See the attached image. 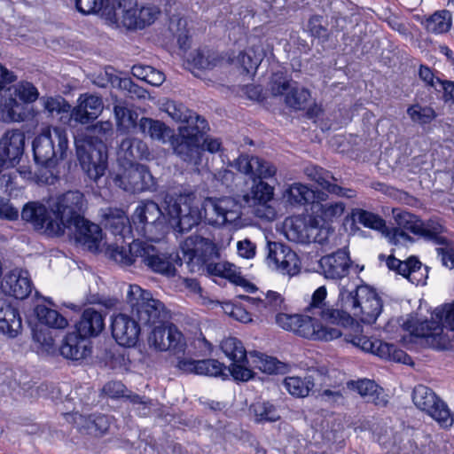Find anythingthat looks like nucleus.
Returning <instances> with one entry per match:
<instances>
[{"label":"nucleus","instance_id":"c03bdc74","mask_svg":"<svg viewBox=\"0 0 454 454\" xmlns=\"http://www.w3.org/2000/svg\"><path fill=\"white\" fill-rule=\"evenodd\" d=\"M452 17L450 12L441 10L435 12L425 21L426 29L434 34H442L450 30Z\"/></svg>","mask_w":454,"mask_h":454},{"label":"nucleus","instance_id":"2eb2a0df","mask_svg":"<svg viewBox=\"0 0 454 454\" xmlns=\"http://www.w3.org/2000/svg\"><path fill=\"white\" fill-rule=\"evenodd\" d=\"M270 90L273 96H285V103L296 110L304 109L310 99L308 89L300 87L296 82L278 74L270 80Z\"/></svg>","mask_w":454,"mask_h":454},{"label":"nucleus","instance_id":"7c9ffc66","mask_svg":"<svg viewBox=\"0 0 454 454\" xmlns=\"http://www.w3.org/2000/svg\"><path fill=\"white\" fill-rule=\"evenodd\" d=\"M160 14L157 6H144L140 9L136 5L129 6L122 12V23L129 29H142L153 24Z\"/></svg>","mask_w":454,"mask_h":454},{"label":"nucleus","instance_id":"b1692460","mask_svg":"<svg viewBox=\"0 0 454 454\" xmlns=\"http://www.w3.org/2000/svg\"><path fill=\"white\" fill-rule=\"evenodd\" d=\"M264 51L260 40L250 41L248 46L236 54L231 52L224 62L234 65L247 74H254L264 58Z\"/></svg>","mask_w":454,"mask_h":454},{"label":"nucleus","instance_id":"4c0bfd02","mask_svg":"<svg viewBox=\"0 0 454 454\" xmlns=\"http://www.w3.org/2000/svg\"><path fill=\"white\" fill-rule=\"evenodd\" d=\"M283 385L291 395L302 398L309 395L315 383L312 376H288L284 379Z\"/></svg>","mask_w":454,"mask_h":454},{"label":"nucleus","instance_id":"de8ad7c7","mask_svg":"<svg viewBox=\"0 0 454 454\" xmlns=\"http://www.w3.org/2000/svg\"><path fill=\"white\" fill-rule=\"evenodd\" d=\"M307 309L318 310V312H339V309L333 308L327 301V289L325 286H321L314 291Z\"/></svg>","mask_w":454,"mask_h":454},{"label":"nucleus","instance_id":"2f4dec72","mask_svg":"<svg viewBox=\"0 0 454 454\" xmlns=\"http://www.w3.org/2000/svg\"><path fill=\"white\" fill-rule=\"evenodd\" d=\"M104 108L102 98L94 94H82L78 105L73 110L74 119L82 124L88 123L98 117Z\"/></svg>","mask_w":454,"mask_h":454},{"label":"nucleus","instance_id":"ddd939ff","mask_svg":"<svg viewBox=\"0 0 454 454\" xmlns=\"http://www.w3.org/2000/svg\"><path fill=\"white\" fill-rule=\"evenodd\" d=\"M412 402L418 409L427 413L442 427L448 428L452 426L454 419L450 409L430 387L424 385L416 386L412 392Z\"/></svg>","mask_w":454,"mask_h":454},{"label":"nucleus","instance_id":"052dcab7","mask_svg":"<svg viewBox=\"0 0 454 454\" xmlns=\"http://www.w3.org/2000/svg\"><path fill=\"white\" fill-rule=\"evenodd\" d=\"M345 387L342 384L334 386V389H324L320 393L321 399L332 406L341 405L344 403Z\"/></svg>","mask_w":454,"mask_h":454},{"label":"nucleus","instance_id":"412c9836","mask_svg":"<svg viewBox=\"0 0 454 454\" xmlns=\"http://www.w3.org/2000/svg\"><path fill=\"white\" fill-rule=\"evenodd\" d=\"M65 416L81 434L96 437H101L108 432L113 419L111 416L102 413L85 416L79 412H73L66 413Z\"/></svg>","mask_w":454,"mask_h":454},{"label":"nucleus","instance_id":"6ab92c4d","mask_svg":"<svg viewBox=\"0 0 454 454\" xmlns=\"http://www.w3.org/2000/svg\"><path fill=\"white\" fill-rule=\"evenodd\" d=\"M111 332L113 338L121 347H134L139 338L141 327L138 320L129 314H112Z\"/></svg>","mask_w":454,"mask_h":454},{"label":"nucleus","instance_id":"58836bf2","mask_svg":"<svg viewBox=\"0 0 454 454\" xmlns=\"http://www.w3.org/2000/svg\"><path fill=\"white\" fill-rule=\"evenodd\" d=\"M188 61L199 69H212L221 66L225 61V59L215 51L204 49L197 50L191 53Z\"/></svg>","mask_w":454,"mask_h":454},{"label":"nucleus","instance_id":"a878e982","mask_svg":"<svg viewBox=\"0 0 454 454\" xmlns=\"http://www.w3.org/2000/svg\"><path fill=\"white\" fill-rule=\"evenodd\" d=\"M25 134L19 129L8 130L0 141V163L15 165L24 152Z\"/></svg>","mask_w":454,"mask_h":454},{"label":"nucleus","instance_id":"1a4fd4ad","mask_svg":"<svg viewBox=\"0 0 454 454\" xmlns=\"http://www.w3.org/2000/svg\"><path fill=\"white\" fill-rule=\"evenodd\" d=\"M6 97L0 107L4 121H23L27 118L25 104L36 101L39 98L37 88L29 82L21 81L6 90Z\"/></svg>","mask_w":454,"mask_h":454},{"label":"nucleus","instance_id":"4468645a","mask_svg":"<svg viewBox=\"0 0 454 454\" xmlns=\"http://www.w3.org/2000/svg\"><path fill=\"white\" fill-rule=\"evenodd\" d=\"M116 186L130 192L153 191L156 188V182L148 168L142 164L129 163L121 173L114 177Z\"/></svg>","mask_w":454,"mask_h":454},{"label":"nucleus","instance_id":"bb28decb","mask_svg":"<svg viewBox=\"0 0 454 454\" xmlns=\"http://www.w3.org/2000/svg\"><path fill=\"white\" fill-rule=\"evenodd\" d=\"M205 270L209 276L225 278L229 282L243 287L248 293H254L257 290L253 283L242 276L240 268L230 262H208L205 266Z\"/></svg>","mask_w":454,"mask_h":454},{"label":"nucleus","instance_id":"3c124183","mask_svg":"<svg viewBox=\"0 0 454 454\" xmlns=\"http://www.w3.org/2000/svg\"><path fill=\"white\" fill-rule=\"evenodd\" d=\"M21 314H4L0 317V333L9 338H15L22 329Z\"/></svg>","mask_w":454,"mask_h":454},{"label":"nucleus","instance_id":"0e129e2a","mask_svg":"<svg viewBox=\"0 0 454 454\" xmlns=\"http://www.w3.org/2000/svg\"><path fill=\"white\" fill-rule=\"evenodd\" d=\"M112 130L111 122H98L89 130L90 134L87 135L84 139H93L94 142L98 139H101L104 143V139H106Z\"/></svg>","mask_w":454,"mask_h":454},{"label":"nucleus","instance_id":"603ef678","mask_svg":"<svg viewBox=\"0 0 454 454\" xmlns=\"http://www.w3.org/2000/svg\"><path fill=\"white\" fill-rule=\"evenodd\" d=\"M262 309L271 312H283L289 309V306L280 293L269 290L263 294Z\"/></svg>","mask_w":454,"mask_h":454},{"label":"nucleus","instance_id":"f03ea898","mask_svg":"<svg viewBox=\"0 0 454 454\" xmlns=\"http://www.w3.org/2000/svg\"><path fill=\"white\" fill-rule=\"evenodd\" d=\"M319 318L309 314H275L276 324L285 331L308 340L328 342L343 333L335 327L341 326L347 333L346 340L365 352L373 353L377 340L364 334V319L360 321L351 314H318Z\"/></svg>","mask_w":454,"mask_h":454},{"label":"nucleus","instance_id":"4be33fe9","mask_svg":"<svg viewBox=\"0 0 454 454\" xmlns=\"http://www.w3.org/2000/svg\"><path fill=\"white\" fill-rule=\"evenodd\" d=\"M267 260L283 274L294 276L299 273L301 262L297 254L287 246L278 242L268 243Z\"/></svg>","mask_w":454,"mask_h":454},{"label":"nucleus","instance_id":"4d7b16f0","mask_svg":"<svg viewBox=\"0 0 454 454\" xmlns=\"http://www.w3.org/2000/svg\"><path fill=\"white\" fill-rule=\"evenodd\" d=\"M40 102L43 109L50 114L65 113L69 108V105L61 97H43L40 98Z\"/></svg>","mask_w":454,"mask_h":454},{"label":"nucleus","instance_id":"c85d7f7f","mask_svg":"<svg viewBox=\"0 0 454 454\" xmlns=\"http://www.w3.org/2000/svg\"><path fill=\"white\" fill-rule=\"evenodd\" d=\"M305 174L310 180L316 182L323 189L326 190L329 193L352 199L356 197V192L353 189L344 188L335 184L337 179L333 174L317 166H309L305 168Z\"/></svg>","mask_w":454,"mask_h":454},{"label":"nucleus","instance_id":"ea45409f","mask_svg":"<svg viewBox=\"0 0 454 454\" xmlns=\"http://www.w3.org/2000/svg\"><path fill=\"white\" fill-rule=\"evenodd\" d=\"M284 197L291 205H305L315 199V192L301 183L292 184L285 192Z\"/></svg>","mask_w":454,"mask_h":454},{"label":"nucleus","instance_id":"f3484780","mask_svg":"<svg viewBox=\"0 0 454 454\" xmlns=\"http://www.w3.org/2000/svg\"><path fill=\"white\" fill-rule=\"evenodd\" d=\"M188 263L207 264L213 257L218 256L216 245L210 239L200 235H191L180 245Z\"/></svg>","mask_w":454,"mask_h":454},{"label":"nucleus","instance_id":"9d476101","mask_svg":"<svg viewBox=\"0 0 454 454\" xmlns=\"http://www.w3.org/2000/svg\"><path fill=\"white\" fill-rule=\"evenodd\" d=\"M67 147L66 129L61 127H47L33 142L35 160L38 164L48 165L54 160L63 159Z\"/></svg>","mask_w":454,"mask_h":454},{"label":"nucleus","instance_id":"c9c22d12","mask_svg":"<svg viewBox=\"0 0 454 454\" xmlns=\"http://www.w3.org/2000/svg\"><path fill=\"white\" fill-rule=\"evenodd\" d=\"M118 154L129 163H132L133 160L147 158L149 151L146 144L142 140L133 137H127L121 140Z\"/></svg>","mask_w":454,"mask_h":454},{"label":"nucleus","instance_id":"e433bc0d","mask_svg":"<svg viewBox=\"0 0 454 454\" xmlns=\"http://www.w3.org/2000/svg\"><path fill=\"white\" fill-rule=\"evenodd\" d=\"M139 130L148 135L152 139L167 143L170 138H175L172 130L163 122L151 118L143 117L138 122Z\"/></svg>","mask_w":454,"mask_h":454},{"label":"nucleus","instance_id":"a19ab883","mask_svg":"<svg viewBox=\"0 0 454 454\" xmlns=\"http://www.w3.org/2000/svg\"><path fill=\"white\" fill-rule=\"evenodd\" d=\"M356 293L362 312L368 310L369 312H381L382 302L380 297L376 291L368 286H360L356 288Z\"/></svg>","mask_w":454,"mask_h":454},{"label":"nucleus","instance_id":"aec40b11","mask_svg":"<svg viewBox=\"0 0 454 454\" xmlns=\"http://www.w3.org/2000/svg\"><path fill=\"white\" fill-rule=\"evenodd\" d=\"M392 213L397 227L387 230V237L394 245L406 244L411 240L406 231L417 235L421 226V220L417 215L400 208H394Z\"/></svg>","mask_w":454,"mask_h":454},{"label":"nucleus","instance_id":"f257e3e1","mask_svg":"<svg viewBox=\"0 0 454 454\" xmlns=\"http://www.w3.org/2000/svg\"><path fill=\"white\" fill-rule=\"evenodd\" d=\"M74 330L68 332L59 348L56 340L59 330L68 325L63 314H28L27 320L36 322L31 328L33 350L41 356H55L59 353L65 359L82 361L92 353L91 338L98 336L105 328L107 314H81Z\"/></svg>","mask_w":454,"mask_h":454},{"label":"nucleus","instance_id":"09e8293b","mask_svg":"<svg viewBox=\"0 0 454 454\" xmlns=\"http://www.w3.org/2000/svg\"><path fill=\"white\" fill-rule=\"evenodd\" d=\"M407 114L413 122L420 125L430 123L437 116L433 107L419 104L410 106L407 108Z\"/></svg>","mask_w":454,"mask_h":454},{"label":"nucleus","instance_id":"393cba45","mask_svg":"<svg viewBox=\"0 0 454 454\" xmlns=\"http://www.w3.org/2000/svg\"><path fill=\"white\" fill-rule=\"evenodd\" d=\"M161 215L157 203L153 200H144L138 204L131 216L132 224L139 234L153 239L148 234V231L158 224Z\"/></svg>","mask_w":454,"mask_h":454},{"label":"nucleus","instance_id":"0eeeda50","mask_svg":"<svg viewBox=\"0 0 454 454\" xmlns=\"http://www.w3.org/2000/svg\"><path fill=\"white\" fill-rule=\"evenodd\" d=\"M240 173L248 176L253 180L260 179L254 183L243 196V200L248 207H267L274 196V188L262 179L273 177L277 173V168L270 162L259 157L240 155L233 164Z\"/></svg>","mask_w":454,"mask_h":454},{"label":"nucleus","instance_id":"37998d69","mask_svg":"<svg viewBox=\"0 0 454 454\" xmlns=\"http://www.w3.org/2000/svg\"><path fill=\"white\" fill-rule=\"evenodd\" d=\"M258 423L275 422L280 419L276 406L269 401H257L249 407Z\"/></svg>","mask_w":454,"mask_h":454},{"label":"nucleus","instance_id":"338daca9","mask_svg":"<svg viewBox=\"0 0 454 454\" xmlns=\"http://www.w3.org/2000/svg\"><path fill=\"white\" fill-rule=\"evenodd\" d=\"M421 262L415 257H410L405 261L400 260V267L398 269V274L410 278L411 274L421 269Z\"/></svg>","mask_w":454,"mask_h":454},{"label":"nucleus","instance_id":"473e14b6","mask_svg":"<svg viewBox=\"0 0 454 454\" xmlns=\"http://www.w3.org/2000/svg\"><path fill=\"white\" fill-rule=\"evenodd\" d=\"M105 226L114 236H120L121 239H132V221L126 213L119 208H107L104 214Z\"/></svg>","mask_w":454,"mask_h":454},{"label":"nucleus","instance_id":"f704fd0d","mask_svg":"<svg viewBox=\"0 0 454 454\" xmlns=\"http://www.w3.org/2000/svg\"><path fill=\"white\" fill-rule=\"evenodd\" d=\"M143 241L132 240L128 247L110 245L107 254L110 259L121 266H130L140 261V253L133 247L135 245H142Z\"/></svg>","mask_w":454,"mask_h":454},{"label":"nucleus","instance_id":"7ed1b4c3","mask_svg":"<svg viewBox=\"0 0 454 454\" xmlns=\"http://www.w3.org/2000/svg\"><path fill=\"white\" fill-rule=\"evenodd\" d=\"M166 211L170 223L178 232L191 231L202 219L213 226H224L239 219L240 206L231 197L207 198L200 207L192 192L167 194Z\"/></svg>","mask_w":454,"mask_h":454},{"label":"nucleus","instance_id":"69168bd1","mask_svg":"<svg viewBox=\"0 0 454 454\" xmlns=\"http://www.w3.org/2000/svg\"><path fill=\"white\" fill-rule=\"evenodd\" d=\"M419 76L427 87L433 88L435 91H440L438 85L442 79L435 76L430 67L425 65H420L419 68Z\"/></svg>","mask_w":454,"mask_h":454},{"label":"nucleus","instance_id":"5701e85b","mask_svg":"<svg viewBox=\"0 0 454 454\" xmlns=\"http://www.w3.org/2000/svg\"><path fill=\"white\" fill-rule=\"evenodd\" d=\"M70 230L77 246L91 253L100 250L103 232L99 225L83 218L72 225Z\"/></svg>","mask_w":454,"mask_h":454},{"label":"nucleus","instance_id":"c756f323","mask_svg":"<svg viewBox=\"0 0 454 454\" xmlns=\"http://www.w3.org/2000/svg\"><path fill=\"white\" fill-rule=\"evenodd\" d=\"M127 301L131 312H163L164 304L153 299L152 294L137 285H129L127 291Z\"/></svg>","mask_w":454,"mask_h":454},{"label":"nucleus","instance_id":"423d86ee","mask_svg":"<svg viewBox=\"0 0 454 454\" xmlns=\"http://www.w3.org/2000/svg\"><path fill=\"white\" fill-rule=\"evenodd\" d=\"M160 109L172 120L184 123L178 129V135L171 141L175 153L184 160H192L200 153L199 143L201 133L207 127V121L190 111L184 104L167 100Z\"/></svg>","mask_w":454,"mask_h":454},{"label":"nucleus","instance_id":"39448f33","mask_svg":"<svg viewBox=\"0 0 454 454\" xmlns=\"http://www.w3.org/2000/svg\"><path fill=\"white\" fill-rule=\"evenodd\" d=\"M221 349L231 360L228 367L213 358L202 360L182 358L178 361L177 367L185 372L221 378L223 380H228L230 375L236 381H248L254 377L253 371L247 367L248 363L247 351L241 340L235 337L227 338L222 341Z\"/></svg>","mask_w":454,"mask_h":454},{"label":"nucleus","instance_id":"13d9d810","mask_svg":"<svg viewBox=\"0 0 454 454\" xmlns=\"http://www.w3.org/2000/svg\"><path fill=\"white\" fill-rule=\"evenodd\" d=\"M50 306L53 307L54 309L48 308L44 305L37 304L34 309V312L39 313V312H58V309H63L64 308L74 310V311H82V312H97L94 309L87 308V309H82L80 306L74 304V303H65L63 302L61 305H58L53 302V301L51 298H44L43 299Z\"/></svg>","mask_w":454,"mask_h":454},{"label":"nucleus","instance_id":"72a5a7b5","mask_svg":"<svg viewBox=\"0 0 454 454\" xmlns=\"http://www.w3.org/2000/svg\"><path fill=\"white\" fill-rule=\"evenodd\" d=\"M309 228L310 222L300 215L286 218L282 227L285 237L295 243H309Z\"/></svg>","mask_w":454,"mask_h":454},{"label":"nucleus","instance_id":"6e6d98bb","mask_svg":"<svg viewBox=\"0 0 454 454\" xmlns=\"http://www.w3.org/2000/svg\"><path fill=\"white\" fill-rule=\"evenodd\" d=\"M207 126L203 129L201 133V138L199 143L200 153L197 157H194L192 160H186L187 162L193 163L194 165H198L200 162V153L202 151L206 150L211 153H215L221 150L222 143L219 139L207 137L203 138L205 130Z\"/></svg>","mask_w":454,"mask_h":454},{"label":"nucleus","instance_id":"bf43d9fd","mask_svg":"<svg viewBox=\"0 0 454 454\" xmlns=\"http://www.w3.org/2000/svg\"><path fill=\"white\" fill-rule=\"evenodd\" d=\"M286 367V364L280 362L278 358L262 355L260 357V365L258 368L268 374H278L284 372Z\"/></svg>","mask_w":454,"mask_h":454},{"label":"nucleus","instance_id":"a18cd8bd","mask_svg":"<svg viewBox=\"0 0 454 454\" xmlns=\"http://www.w3.org/2000/svg\"><path fill=\"white\" fill-rule=\"evenodd\" d=\"M443 231L444 227L439 220L430 219L427 222L421 221V226L417 235L436 244H445L446 239L442 236Z\"/></svg>","mask_w":454,"mask_h":454},{"label":"nucleus","instance_id":"774afa93","mask_svg":"<svg viewBox=\"0 0 454 454\" xmlns=\"http://www.w3.org/2000/svg\"><path fill=\"white\" fill-rule=\"evenodd\" d=\"M104 0H75L77 10L84 14L98 12L103 6Z\"/></svg>","mask_w":454,"mask_h":454},{"label":"nucleus","instance_id":"a211bd4d","mask_svg":"<svg viewBox=\"0 0 454 454\" xmlns=\"http://www.w3.org/2000/svg\"><path fill=\"white\" fill-rule=\"evenodd\" d=\"M150 340L159 351H169L174 355L184 354L185 351L186 342L184 334L172 323L167 326L153 328Z\"/></svg>","mask_w":454,"mask_h":454},{"label":"nucleus","instance_id":"dca6fc26","mask_svg":"<svg viewBox=\"0 0 454 454\" xmlns=\"http://www.w3.org/2000/svg\"><path fill=\"white\" fill-rule=\"evenodd\" d=\"M140 253V262L149 270L167 277L176 274V257L172 254L160 251L155 246L148 242H142V245L133 247Z\"/></svg>","mask_w":454,"mask_h":454},{"label":"nucleus","instance_id":"9b49d317","mask_svg":"<svg viewBox=\"0 0 454 454\" xmlns=\"http://www.w3.org/2000/svg\"><path fill=\"white\" fill-rule=\"evenodd\" d=\"M76 153L82 170L93 181L103 176L107 168L106 146L101 139H82L75 142Z\"/></svg>","mask_w":454,"mask_h":454},{"label":"nucleus","instance_id":"6e6552de","mask_svg":"<svg viewBox=\"0 0 454 454\" xmlns=\"http://www.w3.org/2000/svg\"><path fill=\"white\" fill-rule=\"evenodd\" d=\"M412 316V314H410ZM431 318L419 320L411 317L403 324L404 331L411 337L425 339L436 350H449L452 348L450 338L444 333V328L454 332V314H430Z\"/></svg>","mask_w":454,"mask_h":454},{"label":"nucleus","instance_id":"cd10ccee","mask_svg":"<svg viewBox=\"0 0 454 454\" xmlns=\"http://www.w3.org/2000/svg\"><path fill=\"white\" fill-rule=\"evenodd\" d=\"M319 265L326 278L340 279L346 277L351 267L349 254L346 249H339L319 260Z\"/></svg>","mask_w":454,"mask_h":454},{"label":"nucleus","instance_id":"49530a36","mask_svg":"<svg viewBox=\"0 0 454 454\" xmlns=\"http://www.w3.org/2000/svg\"><path fill=\"white\" fill-rule=\"evenodd\" d=\"M132 74L153 86H160L165 81V74L151 66L136 65L132 67Z\"/></svg>","mask_w":454,"mask_h":454},{"label":"nucleus","instance_id":"680f3d73","mask_svg":"<svg viewBox=\"0 0 454 454\" xmlns=\"http://www.w3.org/2000/svg\"><path fill=\"white\" fill-rule=\"evenodd\" d=\"M339 299L341 302V308L339 309V312H347V310L357 309L361 307L356 289L354 292L341 291Z\"/></svg>","mask_w":454,"mask_h":454},{"label":"nucleus","instance_id":"e2e57ef3","mask_svg":"<svg viewBox=\"0 0 454 454\" xmlns=\"http://www.w3.org/2000/svg\"><path fill=\"white\" fill-rule=\"evenodd\" d=\"M102 391L112 399H120L125 396V393L128 392V389L121 381L111 380L104 385Z\"/></svg>","mask_w":454,"mask_h":454},{"label":"nucleus","instance_id":"f8f14e48","mask_svg":"<svg viewBox=\"0 0 454 454\" xmlns=\"http://www.w3.org/2000/svg\"><path fill=\"white\" fill-rule=\"evenodd\" d=\"M0 312H18L14 301L26 299L32 291L28 272L14 269L5 274L0 285Z\"/></svg>","mask_w":454,"mask_h":454},{"label":"nucleus","instance_id":"20e7f679","mask_svg":"<svg viewBox=\"0 0 454 454\" xmlns=\"http://www.w3.org/2000/svg\"><path fill=\"white\" fill-rule=\"evenodd\" d=\"M47 204L46 207L36 201L27 203L21 217L35 231L50 237L62 236L66 229H72V225L84 218L82 215L84 196L79 191H68L52 197Z\"/></svg>","mask_w":454,"mask_h":454},{"label":"nucleus","instance_id":"8fccbe9b","mask_svg":"<svg viewBox=\"0 0 454 454\" xmlns=\"http://www.w3.org/2000/svg\"><path fill=\"white\" fill-rule=\"evenodd\" d=\"M379 386L374 380L362 379L357 380H350L347 382V388L356 392L364 398L375 400Z\"/></svg>","mask_w":454,"mask_h":454},{"label":"nucleus","instance_id":"5fc2aeb1","mask_svg":"<svg viewBox=\"0 0 454 454\" xmlns=\"http://www.w3.org/2000/svg\"><path fill=\"white\" fill-rule=\"evenodd\" d=\"M355 219L364 227L384 231L387 230L385 221L376 214L358 209L353 214Z\"/></svg>","mask_w":454,"mask_h":454},{"label":"nucleus","instance_id":"79ce46f5","mask_svg":"<svg viewBox=\"0 0 454 454\" xmlns=\"http://www.w3.org/2000/svg\"><path fill=\"white\" fill-rule=\"evenodd\" d=\"M345 208V204L340 201L319 204L313 218H318L322 223L330 225L340 219Z\"/></svg>","mask_w":454,"mask_h":454},{"label":"nucleus","instance_id":"864d4df0","mask_svg":"<svg viewBox=\"0 0 454 454\" xmlns=\"http://www.w3.org/2000/svg\"><path fill=\"white\" fill-rule=\"evenodd\" d=\"M309 243L315 242L321 245L326 243L331 234H333V229L330 225L325 224L318 220V218H313L310 220L309 228Z\"/></svg>","mask_w":454,"mask_h":454}]
</instances>
